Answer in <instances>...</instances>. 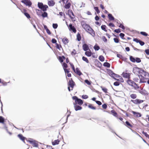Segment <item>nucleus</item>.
<instances>
[{
  "label": "nucleus",
  "instance_id": "25",
  "mask_svg": "<svg viewBox=\"0 0 149 149\" xmlns=\"http://www.w3.org/2000/svg\"><path fill=\"white\" fill-rule=\"evenodd\" d=\"M108 17L109 19L110 20H113L115 18L111 14L109 13L108 14Z\"/></svg>",
  "mask_w": 149,
  "mask_h": 149
},
{
  "label": "nucleus",
  "instance_id": "27",
  "mask_svg": "<svg viewBox=\"0 0 149 149\" xmlns=\"http://www.w3.org/2000/svg\"><path fill=\"white\" fill-rule=\"evenodd\" d=\"M103 65L104 66L108 68H109L110 66V64L109 63L107 62H104V63Z\"/></svg>",
  "mask_w": 149,
  "mask_h": 149
},
{
  "label": "nucleus",
  "instance_id": "15",
  "mask_svg": "<svg viewBox=\"0 0 149 149\" xmlns=\"http://www.w3.org/2000/svg\"><path fill=\"white\" fill-rule=\"evenodd\" d=\"M127 82L128 84L132 87L134 86V84H135V83L130 79L127 81Z\"/></svg>",
  "mask_w": 149,
  "mask_h": 149
},
{
  "label": "nucleus",
  "instance_id": "43",
  "mask_svg": "<svg viewBox=\"0 0 149 149\" xmlns=\"http://www.w3.org/2000/svg\"><path fill=\"white\" fill-rule=\"evenodd\" d=\"M62 66L63 69H66V68H67L68 67L67 65L65 63H63Z\"/></svg>",
  "mask_w": 149,
  "mask_h": 149
},
{
  "label": "nucleus",
  "instance_id": "7",
  "mask_svg": "<svg viewBox=\"0 0 149 149\" xmlns=\"http://www.w3.org/2000/svg\"><path fill=\"white\" fill-rule=\"evenodd\" d=\"M88 31V33L92 35L93 37L95 36V33L93 30L90 26L87 29Z\"/></svg>",
  "mask_w": 149,
  "mask_h": 149
},
{
  "label": "nucleus",
  "instance_id": "23",
  "mask_svg": "<svg viewBox=\"0 0 149 149\" xmlns=\"http://www.w3.org/2000/svg\"><path fill=\"white\" fill-rule=\"evenodd\" d=\"M65 58V57L64 56H59L58 57V60L61 63L63 62V60Z\"/></svg>",
  "mask_w": 149,
  "mask_h": 149
},
{
  "label": "nucleus",
  "instance_id": "36",
  "mask_svg": "<svg viewBox=\"0 0 149 149\" xmlns=\"http://www.w3.org/2000/svg\"><path fill=\"white\" fill-rule=\"evenodd\" d=\"M93 48L95 51H98L100 49L99 46L97 45L94 46Z\"/></svg>",
  "mask_w": 149,
  "mask_h": 149
},
{
  "label": "nucleus",
  "instance_id": "31",
  "mask_svg": "<svg viewBox=\"0 0 149 149\" xmlns=\"http://www.w3.org/2000/svg\"><path fill=\"white\" fill-rule=\"evenodd\" d=\"M99 59L101 62H103L104 60V58L102 55L100 56L99 57Z\"/></svg>",
  "mask_w": 149,
  "mask_h": 149
},
{
  "label": "nucleus",
  "instance_id": "60",
  "mask_svg": "<svg viewBox=\"0 0 149 149\" xmlns=\"http://www.w3.org/2000/svg\"><path fill=\"white\" fill-rule=\"evenodd\" d=\"M114 31L117 33H119L121 32L120 29H116L114 30Z\"/></svg>",
  "mask_w": 149,
  "mask_h": 149
},
{
  "label": "nucleus",
  "instance_id": "32",
  "mask_svg": "<svg viewBox=\"0 0 149 149\" xmlns=\"http://www.w3.org/2000/svg\"><path fill=\"white\" fill-rule=\"evenodd\" d=\"M70 2H69L65 5L64 7L66 9H69L70 7Z\"/></svg>",
  "mask_w": 149,
  "mask_h": 149
},
{
  "label": "nucleus",
  "instance_id": "44",
  "mask_svg": "<svg viewBox=\"0 0 149 149\" xmlns=\"http://www.w3.org/2000/svg\"><path fill=\"white\" fill-rule=\"evenodd\" d=\"M101 88H102V90L105 93H107V89L106 88H104L102 86H101Z\"/></svg>",
  "mask_w": 149,
  "mask_h": 149
},
{
  "label": "nucleus",
  "instance_id": "59",
  "mask_svg": "<svg viewBox=\"0 0 149 149\" xmlns=\"http://www.w3.org/2000/svg\"><path fill=\"white\" fill-rule=\"evenodd\" d=\"M102 107L104 109H106L107 108V105L106 104H104L102 105Z\"/></svg>",
  "mask_w": 149,
  "mask_h": 149
},
{
  "label": "nucleus",
  "instance_id": "41",
  "mask_svg": "<svg viewBox=\"0 0 149 149\" xmlns=\"http://www.w3.org/2000/svg\"><path fill=\"white\" fill-rule=\"evenodd\" d=\"M94 8L97 13L98 14L100 13V11L98 9V7L97 6L94 7Z\"/></svg>",
  "mask_w": 149,
  "mask_h": 149
},
{
  "label": "nucleus",
  "instance_id": "11",
  "mask_svg": "<svg viewBox=\"0 0 149 149\" xmlns=\"http://www.w3.org/2000/svg\"><path fill=\"white\" fill-rule=\"evenodd\" d=\"M122 75L123 77L127 78L128 79L130 78V73L123 72Z\"/></svg>",
  "mask_w": 149,
  "mask_h": 149
},
{
  "label": "nucleus",
  "instance_id": "9",
  "mask_svg": "<svg viewBox=\"0 0 149 149\" xmlns=\"http://www.w3.org/2000/svg\"><path fill=\"white\" fill-rule=\"evenodd\" d=\"M31 140H28V141L31 144L33 145V146L36 147H37L38 146V144L36 143V141L35 140H33L32 139H31Z\"/></svg>",
  "mask_w": 149,
  "mask_h": 149
},
{
  "label": "nucleus",
  "instance_id": "62",
  "mask_svg": "<svg viewBox=\"0 0 149 149\" xmlns=\"http://www.w3.org/2000/svg\"><path fill=\"white\" fill-rule=\"evenodd\" d=\"M81 24L82 27L83 26H84V25L87 24H86V22L85 21H82L81 22Z\"/></svg>",
  "mask_w": 149,
  "mask_h": 149
},
{
  "label": "nucleus",
  "instance_id": "13",
  "mask_svg": "<svg viewBox=\"0 0 149 149\" xmlns=\"http://www.w3.org/2000/svg\"><path fill=\"white\" fill-rule=\"evenodd\" d=\"M73 104L75 111H77L82 109V107L80 106L81 105H77L76 104Z\"/></svg>",
  "mask_w": 149,
  "mask_h": 149
},
{
  "label": "nucleus",
  "instance_id": "46",
  "mask_svg": "<svg viewBox=\"0 0 149 149\" xmlns=\"http://www.w3.org/2000/svg\"><path fill=\"white\" fill-rule=\"evenodd\" d=\"M109 75L112 77L114 73L111 70H109L108 71Z\"/></svg>",
  "mask_w": 149,
  "mask_h": 149
},
{
  "label": "nucleus",
  "instance_id": "29",
  "mask_svg": "<svg viewBox=\"0 0 149 149\" xmlns=\"http://www.w3.org/2000/svg\"><path fill=\"white\" fill-rule=\"evenodd\" d=\"M77 40L78 41H80L81 39V37L80 34L78 33L77 35Z\"/></svg>",
  "mask_w": 149,
  "mask_h": 149
},
{
  "label": "nucleus",
  "instance_id": "37",
  "mask_svg": "<svg viewBox=\"0 0 149 149\" xmlns=\"http://www.w3.org/2000/svg\"><path fill=\"white\" fill-rule=\"evenodd\" d=\"M88 107L92 109L95 110L96 109V107L93 106L92 104H89L88 106Z\"/></svg>",
  "mask_w": 149,
  "mask_h": 149
},
{
  "label": "nucleus",
  "instance_id": "45",
  "mask_svg": "<svg viewBox=\"0 0 149 149\" xmlns=\"http://www.w3.org/2000/svg\"><path fill=\"white\" fill-rule=\"evenodd\" d=\"M102 40L105 42H107V40L105 36H103L102 38Z\"/></svg>",
  "mask_w": 149,
  "mask_h": 149
},
{
  "label": "nucleus",
  "instance_id": "10",
  "mask_svg": "<svg viewBox=\"0 0 149 149\" xmlns=\"http://www.w3.org/2000/svg\"><path fill=\"white\" fill-rule=\"evenodd\" d=\"M75 85V83L73 80L71 79L70 80H69L68 82V85L72 88L71 90H73V88Z\"/></svg>",
  "mask_w": 149,
  "mask_h": 149
},
{
  "label": "nucleus",
  "instance_id": "33",
  "mask_svg": "<svg viewBox=\"0 0 149 149\" xmlns=\"http://www.w3.org/2000/svg\"><path fill=\"white\" fill-rule=\"evenodd\" d=\"M111 112L112 114L114 116L116 117L117 115V112L114 110L111 111Z\"/></svg>",
  "mask_w": 149,
  "mask_h": 149
},
{
  "label": "nucleus",
  "instance_id": "56",
  "mask_svg": "<svg viewBox=\"0 0 149 149\" xmlns=\"http://www.w3.org/2000/svg\"><path fill=\"white\" fill-rule=\"evenodd\" d=\"M119 27L121 28V29L124 30L125 29L124 26L121 23L120 24V25L119 26Z\"/></svg>",
  "mask_w": 149,
  "mask_h": 149
},
{
  "label": "nucleus",
  "instance_id": "64",
  "mask_svg": "<svg viewBox=\"0 0 149 149\" xmlns=\"http://www.w3.org/2000/svg\"><path fill=\"white\" fill-rule=\"evenodd\" d=\"M52 43L54 44H56L57 43V41L55 38H52Z\"/></svg>",
  "mask_w": 149,
  "mask_h": 149
},
{
  "label": "nucleus",
  "instance_id": "14",
  "mask_svg": "<svg viewBox=\"0 0 149 149\" xmlns=\"http://www.w3.org/2000/svg\"><path fill=\"white\" fill-rule=\"evenodd\" d=\"M82 48L83 50L85 51H86L88 50H90L88 45L85 43L83 45Z\"/></svg>",
  "mask_w": 149,
  "mask_h": 149
},
{
  "label": "nucleus",
  "instance_id": "2",
  "mask_svg": "<svg viewBox=\"0 0 149 149\" xmlns=\"http://www.w3.org/2000/svg\"><path fill=\"white\" fill-rule=\"evenodd\" d=\"M73 100H75V103L73 104H76L79 105H81L83 104V101L80 99L78 98L76 96H74L72 97Z\"/></svg>",
  "mask_w": 149,
  "mask_h": 149
},
{
  "label": "nucleus",
  "instance_id": "38",
  "mask_svg": "<svg viewBox=\"0 0 149 149\" xmlns=\"http://www.w3.org/2000/svg\"><path fill=\"white\" fill-rule=\"evenodd\" d=\"M82 59L84 61H85L86 63H89V61L87 59V58L85 56H83L82 57Z\"/></svg>",
  "mask_w": 149,
  "mask_h": 149
},
{
  "label": "nucleus",
  "instance_id": "49",
  "mask_svg": "<svg viewBox=\"0 0 149 149\" xmlns=\"http://www.w3.org/2000/svg\"><path fill=\"white\" fill-rule=\"evenodd\" d=\"M114 42L116 43H118L119 42V39L117 38H113Z\"/></svg>",
  "mask_w": 149,
  "mask_h": 149
},
{
  "label": "nucleus",
  "instance_id": "53",
  "mask_svg": "<svg viewBox=\"0 0 149 149\" xmlns=\"http://www.w3.org/2000/svg\"><path fill=\"white\" fill-rule=\"evenodd\" d=\"M120 83L118 81H116L113 83V85L116 86H118L119 85Z\"/></svg>",
  "mask_w": 149,
  "mask_h": 149
},
{
  "label": "nucleus",
  "instance_id": "39",
  "mask_svg": "<svg viewBox=\"0 0 149 149\" xmlns=\"http://www.w3.org/2000/svg\"><path fill=\"white\" fill-rule=\"evenodd\" d=\"M106 26L105 25H102L101 26V29L104 31L107 32V30L106 29Z\"/></svg>",
  "mask_w": 149,
  "mask_h": 149
},
{
  "label": "nucleus",
  "instance_id": "20",
  "mask_svg": "<svg viewBox=\"0 0 149 149\" xmlns=\"http://www.w3.org/2000/svg\"><path fill=\"white\" fill-rule=\"evenodd\" d=\"M62 41L65 45H67L69 42V40L66 38L65 37L62 39Z\"/></svg>",
  "mask_w": 149,
  "mask_h": 149
},
{
  "label": "nucleus",
  "instance_id": "19",
  "mask_svg": "<svg viewBox=\"0 0 149 149\" xmlns=\"http://www.w3.org/2000/svg\"><path fill=\"white\" fill-rule=\"evenodd\" d=\"M74 72L79 76H81L82 74L81 72L79 70L78 68H76Z\"/></svg>",
  "mask_w": 149,
  "mask_h": 149
},
{
  "label": "nucleus",
  "instance_id": "6",
  "mask_svg": "<svg viewBox=\"0 0 149 149\" xmlns=\"http://www.w3.org/2000/svg\"><path fill=\"white\" fill-rule=\"evenodd\" d=\"M133 41L135 42L136 43H139L140 45L141 46L145 44V42H144L137 38H134Z\"/></svg>",
  "mask_w": 149,
  "mask_h": 149
},
{
  "label": "nucleus",
  "instance_id": "1",
  "mask_svg": "<svg viewBox=\"0 0 149 149\" xmlns=\"http://www.w3.org/2000/svg\"><path fill=\"white\" fill-rule=\"evenodd\" d=\"M136 69V70H138L137 71L138 72L139 74H141L140 76L143 79V80H148L149 79V73L148 72L145 71L143 70H141L140 68L137 67L133 69V71Z\"/></svg>",
  "mask_w": 149,
  "mask_h": 149
},
{
  "label": "nucleus",
  "instance_id": "8",
  "mask_svg": "<svg viewBox=\"0 0 149 149\" xmlns=\"http://www.w3.org/2000/svg\"><path fill=\"white\" fill-rule=\"evenodd\" d=\"M131 102L133 103H134L137 104H140L143 102V100H139V99H136L135 100H131Z\"/></svg>",
  "mask_w": 149,
  "mask_h": 149
},
{
  "label": "nucleus",
  "instance_id": "24",
  "mask_svg": "<svg viewBox=\"0 0 149 149\" xmlns=\"http://www.w3.org/2000/svg\"><path fill=\"white\" fill-rule=\"evenodd\" d=\"M60 140L59 139H57L54 140L52 142V144L53 146L58 145L59 144Z\"/></svg>",
  "mask_w": 149,
  "mask_h": 149
},
{
  "label": "nucleus",
  "instance_id": "58",
  "mask_svg": "<svg viewBox=\"0 0 149 149\" xmlns=\"http://www.w3.org/2000/svg\"><path fill=\"white\" fill-rule=\"evenodd\" d=\"M56 47L58 49L60 50V48L61 47V45H59L58 43H56Z\"/></svg>",
  "mask_w": 149,
  "mask_h": 149
},
{
  "label": "nucleus",
  "instance_id": "40",
  "mask_svg": "<svg viewBox=\"0 0 149 149\" xmlns=\"http://www.w3.org/2000/svg\"><path fill=\"white\" fill-rule=\"evenodd\" d=\"M130 97L134 99L136 98L137 96L136 94H132L130 95Z\"/></svg>",
  "mask_w": 149,
  "mask_h": 149
},
{
  "label": "nucleus",
  "instance_id": "51",
  "mask_svg": "<svg viewBox=\"0 0 149 149\" xmlns=\"http://www.w3.org/2000/svg\"><path fill=\"white\" fill-rule=\"evenodd\" d=\"M10 82H6L4 81H1V83L3 84V85L4 86H6L7 85L8 83H9Z\"/></svg>",
  "mask_w": 149,
  "mask_h": 149
},
{
  "label": "nucleus",
  "instance_id": "48",
  "mask_svg": "<svg viewBox=\"0 0 149 149\" xmlns=\"http://www.w3.org/2000/svg\"><path fill=\"white\" fill-rule=\"evenodd\" d=\"M119 36H120V38L122 39H125V38H124V37L125 36L124 34L123 33H120L119 34Z\"/></svg>",
  "mask_w": 149,
  "mask_h": 149
},
{
  "label": "nucleus",
  "instance_id": "26",
  "mask_svg": "<svg viewBox=\"0 0 149 149\" xmlns=\"http://www.w3.org/2000/svg\"><path fill=\"white\" fill-rule=\"evenodd\" d=\"M36 11L37 15L39 16H41V14L42 13V12L41 10L38 9H37L36 10Z\"/></svg>",
  "mask_w": 149,
  "mask_h": 149
},
{
  "label": "nucleus",
  "instance_id": "42",
  "mask_svg": "<svg viewBox=\"0 0 149 149\" xmlns=\"http://www.w3.org/2000/svg\"><path fill=\"white\" fill-rule=\"evenodd\" d=\"M140 33L141 35L144 36H147L148 35V34L145 32L141 31Z\"/></svg>",
  "mask_w": 149,
  "mask_h": 149
},
{
  "label": "nucleus",
  "instance_id": "3",
  "mask_svg": "<svg viewBox=\"0 0 149 149\" xmlns=\"http://www.w3.org/2000/svg\"><path fill=\"white\" fill-rule=\"evenodd\" d=\"M38 7L43 11H45L47 8L48 6L46 5H44L42 3L38 2Z\"/></svg>",
  "mask_w": 149,
  "mask_h": 149
},
{
  "label": "nucleus",
  "instance_id": "57",
  "mask_svg": "<svg viewBox=\"0 0 149 149\" xmlns=\"http://www.w3.org/2000/svg\"><path fill=\"white\" fill-rule=\"evenodd\" d=\"M70 65L71 66V67L72 70L74 71L75 70V68L74 66V65H73V64L72 63H70Z\"/></svg>",
  "mask_w": 149,
  "mask_h": 149
},
{
  "label": "nucleus",
  "instance_id": "55",
  "mask_svg": "<svg viewBox=\"0 0 149 149\" xmlns=\"http://www.w3.org/2000/svg\"><path fill=\"white\" fill-rule=\"evenodd\" d=\"M134 87L135 89H138L139 88V86L137 85V84L135 83V84H134V86H132Z\"/></svg>",
  "mask_w": 149,
  "mask_h": 149
},
{
  "label": "nucleus",
  "instance_id": "63",
  "mask_svg": "<svg viewBox=\"0 0 149 149\" xmlns=\"http://www.w3.org/2000/svg\"><path fill=\"white\" fill-rule=\"evenodd\" d=\"M119 75L118 74H117L114 73L113 75L112 76V77H117L118 78V77H119Z\"/></svg>",
  "mask_w": 149,
  "mask_h": 149
},
{
  "label": "nucleus",
  "instance_id": "34",
  "mask_svg": "<svg viewBox=\"0 0 149 149\" xmlns=\"http://www.w3.org/2000/svg\"><path fill=\"white\" fill-rule=\"evenodd\" d=\"M90 26L88 24H87L82 26V27L86 31H87L88 29L89 28Z\"/></svg>",
  "mask_w": 149,
  "mask_h": 149
},
{
  "label": "nucleus",
  "instance_id": "4",
  "mask_svg": "<svg viewBox=\"0 0 149 149\" xmlns=\"http://www.w3.org/2000/svg\"><path fill=\"white\" fill-rule=\"evenodd\" d=\"M130 61L133 63L136 62L137 63H139L141 61L140 58L138 57H134L132 56H130Z\"/></svg>",
  "mask_w": 149,
  "mask_h": 149
},
{
  "label": "nucleus",
  "instance_id": "35",
  "mask_svg": "<svg viewBox=\"0 0 149 149\" xmlns=\"http://www.w3.org/2000/svg\"><path fill=\"white\" fill-rule=\"evenodd\" d=\"M125 124L126 125V126L128 127H132V125L128 121H126L125 122Z\"/></svg>",
  "mask_w": 149,
  "mask_h": 149
},
{
  "label": "nucleus",
  "instance_id": "18",
  "mask_svg": "<svg viewBox=\"0 0 149 149\" xmlns=\"http://www.w3.org/2000/svg\"><path fill=\"white\" fill-rule=\"evenodd\" d=\"M132 112L133 114L136 115V116L137 117H141V114L139 112L133 111H132Z\"/></svg>",
  "mask_w": 149,
  "mask_h": 149
},
{
  "label": "nucleus",
  "instance_id": "22",
  "mask_svg": "<svg viewBox=\"0 0 149 149\" xmlns=\"http://www.w3.org/2000/svg\"><path fill=\"white\" fill-rule=\"evenodd\" d=\"M55 3L52 0L49 1L48 2V4L49 6H53Z\"/></svg>",
  "mask_w": 149,
  "mask_h": 149
},
{
  "label": "nucleus",
  "instance_id": "28",
  "mask_svg": "<svg viewBox=\"0 0 149 149\" xmlns=\"http://www.w3.org/2000/svg\"><path fill=\"white\" fill-rule=\"evenodd\" d=\"M41 16H42L43 18L46 17H47L48 14L46 12L44 11L43 13H42Z\"/></svg>",
  "mask_w": 149,
  "mask_h": 149
},
{
  "label": "nucleus",
  "instance_id": "12",
  "mask_svg": "<svg viewBox=\"0 0 149 149\" xmlns=\"http://www.w3.org/2000/svg\"><path fill=\"white\" fill-rule=\"evenodd\" d=\"M69 28L70 31H72L74 33L76 32L77 31L75 28L72 26V24H69Z\"/></svg>",
  "mask_w": 149,
  "mask_h": 149
},
{
  "label": "nucleus",
  "instance_id": "30",
  "mask_svg": "<svg viewBox=\"0 0 149 149\" xmlns=\"http://www.w3.org/2000/svg\"><path fill=\"white\" fill-rule=\"evenodd\" d=\"M5 119L2 116H0V123L2 124H4Z\"/></svg>",
  "mask_w": 149,
  "mask_h": 149
},
{
  "label": "nucleus",
  "instance_id": "50",
  "mask_svg": "<svg viewBox=\"0 0 149 149\" xmlns=\"http://www.w3.org/2000/svg\"><path fill=\"white\" fill-rule=\"evenodd\" d=\"M139 77L140 79V82H139V83H146V81H145V80H142V79H141L140 78V77L141 76H140V75H139Z\"/></svg>",
  "mask_w": 149,
  "mask_h": 149
},
{
  "label": "nucleus",
  "instance_id": "21",
  "mask_svg": "<svg viewBox=\"0 0 149 149\" xmlns=\"http://www.w3.org/2000/svg\"><path fill=\"white\" fill-rule=\"evenodd\" d=\"M89 51H86L85 53V54L88 57H90L91 56L92 54V53L90 50H89Z\"/></svg>",
  "mask_w": 149,
  "mask_h": 149
},
{
  "label": "nucleus",
  "instance_id": "16",
  "mask_svg": "<svg viewBox=\"0 0 149 149\" xmlns=\"http://www.w3.org/2000/svg\"><path fill=\"white\" fill-rule=\"evenodd\" d=\"M22 13H24L27 18L29 19L31 18L30 15L28 13L26 12V9H24L23 12H22Z\"/></svg>",
  "mask_w": 149,
  "mask_h": 149
},
{
  "label": "nucleus",
  "instance_id": "52",
  "mask_svg": "<svg viewBox=\"0 0 149 149\" xmlns=\"http://www.w3.org/2000/svg\"><path fill=\"white\" fill-rule=\"evenodd\" d=\"M52 26L54 29H56L58 27V24H57L53 23L52 24Z\"/></svg>",
  "mask_w": 149,
  "mask_h": 149
},
{
  "label": "nucleus",
  "instance_id": "47",
  "mask_svg": "<svg viewBox=\"0 0 149 149\" xmlns=\"http://www.w3.org/2000/svg\"><path fill=\"white\" fill-rule=\"evenodd\" d=\"M84 82L86 83L88 85H90L91 84V82L90 81H89L88 79H86L84 81Z\"/></svg>",
  "mask_w": 149,
  "mask_h": 149
},
{
  "label": "nucleus",
  "instance_id": "61",
  "mask_svg": "<svg viewBox=\"0 0 149 149\" xmlns=\"http://www.w3.org/2000/svg\"><path fill=\"white\" fill-rule=\"evenodd\" d=\"M142 134L144 135L146 137H149V135L147 134V133L146 132H145L144 131H143L142 132Z\"/></svg>",
  "mask_w": 149,
  "mask_h": 149
},
{
  "label": "nucleus",
  "instance_id": "54",
  "mask_svg": "<svg viewBox=\"0 0 149 149\" xmlns=\"http://www.w3.org/2000/svg\"><path fill=\"white\" fill-rule=\"evenodd\" d=\"M88 97V96L86 95H84L82 96V98L84 99H87Z\"/></svg>",
  "mask_w": 149,
  "mask_h": 149
},
{
  "label": "nucleus",
  "instance_id": "17",
  "mask_svg": "<svg viewBox=\"0 0 149 149\" xmlns=\"http://www.w3.org/2000/svg\"><path fill=\"white\" fill-rule=\"evenodd\" d=\"M17 136L24 143H25L24 140L25 139V137H24L22 134H19Z\"/></svg>",
  "mask_w": 149,
  "mask_h": 149
},
{
  "label": "nucleus",
  "instance_id": "5",
  "mask_svg": "<svg viewBox=\"0 0 149 149\" xmlns=\"http://www.w3.org/2000/svg\"><path fill=\"white\" fill-rule=\"evenodd\" d=\"M21 2L24 3L26 6L29 7L32 5V3L30 0H22Z\"/></svg>",
  "mask_w": 149,
  "mask_h": 149
}]
</instances>
